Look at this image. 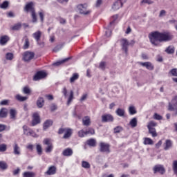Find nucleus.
<instances>
[{
  "label": "nucleus",
  "instance_id": "obj_1",
  "mask_svg": "<svg viewBox=\"0 0 177 177\" xmlns=\"http://www.w3.org/2000/svg\"><path fill=\"white\" fill-rule=\"evenodd\" d=\"M150 42L155 46H158L160 42H168L174 36L169 32H153L149 35Z\"/></svg>",
  "mask_w": 177,
  "mask_h": 177
},
{
  "label": "nucleus",
  "instance_id": "obj_2",
  "mask_svg": "<svg viewBox=\"0 0 177 177\" xmlns=\"http://www.w3.org/2000/svg\"><path fill=\"white\" fill-rule=\"evenodd\" d=\"M58 133L59 135L64 133L63 139H68L73 135V129L70 128H61L59 129Z\"/></svg>",
  "mask_w": 177,
  "mask_h": 177
},
{
  "label": "nucleus",
  "instance_id": "obj_3",
  "mask_svg": "<svg viewBox=\"0 0 177 177\" xmlns=\"http://www.w3.org/2000/svg\"><path fill=\"white\" fill-rule=\"evenodd\" d=\"M41 36H42V32H41L40 30H37L32 35V37L34 38V39H35L37 45H39L41 48H44L45 44H44V42L39 41H41Z\"/></svg>",
  "mask_w": 177,
  "mask_h": 177
},
{
  "label": "nucleus",
  "instance_id": "obj_4",
  "mask_svg": "<svg viewBox=\"0 0 177 177\" xmlns=\"http://www.w3.org/2000/svg\"><path fill=\"white\" fill-rule=\"evenodd\" d=\"M35 56V54L31 51H26L23 54V60L24 62H30V60H32L34 59V57Z\"/></svg>",
  "mask_w": 177,
  "mask_h": 177
},
{
  "label": "nucleus",
  "instance_id": "obj_5",
  "mask_svg": "<svg viewBox=\"0 0 177 177\" xmlns=\"http://www.w3.org/2000/svg\"><path fill=\"white\" fill-rule=\"evenodd\" d=\"M23 130H24V135H26L27 136H32L33 138H38V135L35 133L34 131H32L26 125L24 126Z\"/></svg>",
  "mask_w": 177,
  "mask_h": 177
},
{
  "label": "nucleus",
  "instance_id": "obj_6",
  "mask_svg": "<svg viewBox=\"0 0 177 177\" xmlns=\"http://www.w3.org/2000/svg\"><path fill=\"white\" fill-rule=\"evenodd\" d=\"M153 174H160L164 175L165 174V168L162 165H156L153 167Z\"/></svg>",
  "mask_w": 177,
  "mask_h": 177
},
{
  "label": "nucleus",
  "instance_id": "obj_7",
  "mask_svg": "<svg viewBox=\"0 0 177 177\" xmlns=\"http://www.w3.org/2000/svg\"><path fill=\"white\" fill-rule=\"evenodd\" d=\"M100 151H101V153H106L109 154V153H110V145L106 142H100Z\"/></svg>",
  "mask_w": 177,
  "mask_h": 177
},
{
  "label": "nucleus",
  "instance_id": "obj_8",
  "mask_svg": "<svg viewBox=\"0 0 177 177\" xmlns=\"http://www.w3.org/2000/svg\"><path fill=\"white\" fill-rule=\"evenodd\" d=\"M77 9L80 15H89L91 13L90 10H86V4H79Z\"/></svg>",
  "mask_w": 177,
  "mask_h": 177
},
{
  "label": "nucleus",
  "instance_id": "obj_9",
  "mask_svg": "<svg viewBox=\"0 0 177 177\" xmlns=\"http://www.w3.org/2000/svg\"><path fill=\"white\" fill-rule=\"evenodd\" d=\"M125 2H127V0H117L112 6L113 10H118L120 8H122Z\"/></svg>",
  "mask_w": 177,
  "mask_h": 177
},
{
  "label": "nucleus",
  "instance_id": "obj_10",
  "mask_svg": "<svg viewBox=\"0 0 177 177\" xmlns=\"http://www.w3.org/2000/svg\"><path fill=\"white\" fill-rule=\"evenodd\" d=\"M44 145H46L48 146L46 148V153H50L52 150H53V145H52V142H50V140L46 138L43 141Z\"/></svg>",
  "mask_w": 177,
  "mask_h": 177
},
{
  "label": "nucleus",
  "instance_id": "obj_11",
  "mask_svg": "<svg viewBox=\"0 0 177 177\" xmlns=\"http://www.w3.org/2000/svg\"><path fill=\"white\" fill-rule=\"evenodd\" d=\"M113 21H112L109 26H108V28L105 31V35L106 37H111V26L114 24V21L118 19V15H113Z\"/></svg>",
  "mask_w": 177,
  "mask_h": 177
},
{
  "label": "nucleus",
  "instance_id": "obj_12",
  "mask_svg": "<svg viewBox=\"0 0 177 177\" xmlns=\"http://www.w3.org/2000/svg\"><path fill=\"white\" fill-rule=\"evenodd\" d=\"M47 74L44 71H38L33 77L34 81H39V80H43L46 78Z\"/></svg>",
  "mask_w": 177,
  "mask_h": 177
},
{
  "label": "nucleus",
  "instance_id": "obj_13",
  "mask_svg": "<svg viewBox=\"0 0 177 177\" xmlns=\"http://www.w3.org/2000/svg\"><path fill=\"white\" fill-rule=\"evenodd\" d=\"M35 4L34 2L30 1L28 3H26V5L24 7V10L25 12H30V13H33L34 12H35V9L34 8Z\"/></svg>",
  "mask_w": 177,
  "mask_h": 177
},
{
  "label": "nucleus",
  "instance_id": "obj_14",
  "mask_svg": "<svg viewBox=\"0 0 177 177\" xmlns=\"http://www.w3.org/2000/svg\"><path fill=\"white\" fill-rule=\"evenodd\" d=\"M102 122H113L114 118L111 114H105L102 116Z\"/></svg>",
  "mask_w": 177,
  "mask_h": 177
},
{
  "label": "nucleus",
  "instance_id": "obj_15",
  "mask_svg": "<svg viewBox=\"0 0 177 177\" xmlns=\"http://www.w3.org/2000/svg\"><path fill=\"white\" fill-rule=\"evenodd\" d=\"M138 64H140V66H142V67H145L147 70H154V65H153L151 62H138Z\"/></svg>",
  "mask_w": 177,
  "mask_h": 177
},
{
  "label": "nucleus",
  "instance_id": "obj_16",
  "mask_svg": "<svg viewBox=\"0 0 177 177\" xmlns=\"http://www.w3.org/2000/svg\"><path fill=\"white\" fill-rule=\"evenodd\" d=\"M122 48L124 50L125 53H128V46H129V43L127 39H122L121 40Z\"/></svg>",
  "mask_w": 177,
  "mask_h": 177
},
{
  "label": "nucleus",
  "instance_id": "obj_17",
  "mask_svg": "<svg viewBox=\"0 0 177 177\" xmlns=\"http://www.w3.org/2000/svg\"><path fill=\"white\" fill-rule=\"evenodd\" d=\"M39 115L38 113H35L33 114V120L32 121V126L35 127V125L39 124Z\"/></svg>",
  "mask_w": 177,
  "mask_h": 177
},
{
  "label": "nucleus",
  "instance_id": "obj_18",
  "mask_svg": "<svg viewBox=\"0 0 177 177\" xmlns=\"http://www.w3.org/2000/svg\"><path fill=\"white\" fill-rule=\"evenodd\" d=\"M62 154L65 157H70L73 156V149L71 148H67L63 151Z\"/></svg>",
  "mask_w": 177,
  "mask_h": 177
},
{
  "label": "nucleus",
  "instance_id": "obj_19",
  "mask_svg": "<svg viewBox=\"0 0 177 177\" xmlns=\"http://www.w3.org/2000/svg\"><path fill=\"white\" fill-rule=\"evenodd\" d=\"M164 146V150H169L172 147V141L171 140H166Z\"/></svg>",
  "mask_w": 177,
  "mask_h": 177
},
{
  "label": "nucleus",
  "instance_id": "obj_20",
  "mask_svg": "<svg viewBox=\"0 0 177 177\" xmlns=\"http://www.w3.org/2000/svg\"><path fill=\"white\" fill-rule=\"evenodd\" d=\"M52 125H53V121H52V120H47L44 122L43 128L44 129H48V128L52 127Z\"/></svg>",
  "mask_w": 177,
  "mask_h": 177
},
{
  "label": "nucleus",
  "instance_id": "obj_21",
  "mask_svg": "<svg viewBox=\"0 0 177 177\" xmlns=\"http://www.w3.org/2000/svg\"><path fill=\"white\" fill-rule=\"evenodd\" d=\"M47 175H55L56 174V167L51 166L48 168V170L46 172Z\"/></svg>",
  "mask_w": 177,
  "mask_h": 177
},
{
  "label": "nucleus",
  "instance_id": "obj_22",
  "mask_svg": "<svg viewBox=\"0 0 177 177\" xmlns=\"http://www.w3.org/2000/svg\"><path fill=\"white\" fill-rule=\"evenodd\" d=\"M8 41H9V37L6 35H3L0 37V44L1 45H6Z\"/></svg>",
  "mask_w": 177,
  "mask_h": 177
},
{
  "label": "nucleus",
  "instance_id": "obj_23",
  "mask_svg": "<svg viewBox=\"0 0 177 177\" xmlns=\"http://www.w3.org/2000/svg\"><path fill=\"white\" fill-rule=\"evenodd\" d=\"M129 125L131 128H136L138 127V119L136 118H133L129 122Z\"/></svg>",
  "mask_w": 177,
  "mask_h": 177
},
{
  "label": "nucleus",
  "instance_id": "obj_24",
  "mask_svg": "<svg viewBox=\"0 0 177 177\" xmlns=\"http://www.w3.org/2000/svg\"><path fill=\"white\" fill-rule=\"evenodd\" d=\"M16 115H17V111L16 109H10V118L11 120H16Z\"/></svg>",
  "mask_w": 177,
  "mask_h": 177
},
{
  "label": "nucleus",
  "instance_id": "obj_25",
  "mask_svg": "<svg viewBox=\"0 0 177 177\" xmlns=\"http://www.w3.org/2000/svg\"><path fill=\"white\" fill-rule=\"evenodd\" d=\"M73 99H74V91H73V90H71L70 91V94L68 97V101H67L68 106H70V104H71V102H73Z\"/></svg>",
  "mask_w": 177,
  "mask_h": 177
},
{
  "label": "nucleus",
  "instance_id": "obj_26",
  "mask_svg": "<svg viewBox=\"0 0 177 177\" xmlns=\"http://www.w3.org/2000/svg\"><path fill=\"white\" fill-rule=\"evenodd\" d=\"M14 154L15 156H20V147L17 144H15L13 146Z\"/></svg>",
  "mask_w": 177,
  "mask_h": 177
},
{
  "label": "nucleus",
  "instance_id": "obj_27",
  "mask_svg": "<svg viewBox=\"0 0 177 177\" xmlns=\"http://www.w3.org/2000/svg\"><path fill=\"white\" fill-rule=\"evenodd\" d=\"M8 115V109L6 108H2L0 110V117L1 118H5Z\"/></svg>",
  "mask_w": 177,
  "mask_h": 177
},
{
  "label": "nucleus",
  "instance_id": "obj_28",
  "mask_svg": "<svg viewBox=\"0 0 177 177\" xmlns=\"http://www.w3.org/2000/svg\"><path fill=\"white\" fill-rule=\"evenodd\" d=\"M44 98L43 97H39L37 101V106L39 107V109H42L44 107Z\"/></svg>",
  "mask_w": 177,
  "mask_h": 177
},
{
  "label": "nucleus",
  "instance_id": "obj_29",
  "mask_svg": "<svg viewBox=\"0 0 177 177\" xmlns=\"http://www.w3.org/2000/svg\"><path fill=\"white\" fill-rule=\"evenodd\" d=\"M115 113H116L117 115H118L119 117H124V115H125V110H124L121 108H118L115 111Z\"/></svg>",
  "mask_w": 177,
  "mask_h": 177
},
{
  "label": "nucleus",
  "instance_id": "obj_30",
  "mask_svg": "<svg viewBox=\"0 0 177 177\" xmlns=\"http://www.w3.org/2000/svg\"><path fill=\"white\" fill-rule=\"evenodd\" d=\"M82 122H83V125L88 127L91 124V118L88 116H86L82 119Z\"/></svg>",
  "mask_w": 177,
  "mask_h": 177
},
{
  "label": "nucleus",
  "instance_id": "obj_31",
  "mask_svg": "<svg viewBox=\"0 0 177 177\" xmlns=\"http://www.w3.org/2000/svg\"><path fill=\"white\" fill-rule=\"evenodd\" d=\"M38 15L40 18L41 22L44 23V20H45V11H44V10H40L38 12Z\"/></svg>",
  "mask_w": 177,
  "mask_h": 177
},
{
  "label": "nucleus",
  "instance_id": "obj_32",
  "mask_svg": "<svg viewBox=\"0 0 177 177\" xmlns=\"http://www.w3.org/2000/svg\"><path fill=\"white\" fill-rule=\"evenodd\" d=\"M15 99L18 100V102H26L27 99H28V97H24L21 96V95L18 94L15 95Z\"/></svg>",
  "mask_w": 177,
  "mask_h": 177
},
{
  "label": "nucleus",
  "instance_id": "obj_33",
  "mask_svg": "<svg viewBox=\"0 0 177 177\" xmlns=\"http://www.w3.org/2000/svg\"><path fill=\"white\" fill-rule=\"evenodd\" d=\"M8 163L5 161H0V169L2 171H6L8 169Z\"/></svg>",
  "mask_w": 177,
  "mask_h": 177
},
{
  "label": "nucleus",
  "instance_id": "obj_34",
  "mask_svg": "<svg viewBox=\"0 0 177 177\" xmlns=\"http://www.w3.org/2000/svg\"><path fill=\"white\" fill-rule=\"evenodd\" d=\"M165 52L169 55H171L174 53V52H175V47L172 46H169L166 48Z\"/></svg>",
  "mask_w": 177,
  "mask_h": 177
},
{
  "label": "nucleus",
  "instance_id": "obj_35",
  "mask_svg": "<svg viewBox=\"0 0 177 177\" xmlns=\"http://www.w3.org/2000/svg\"><path fill=\"white\" fill-rule=\"evenodd\" d=\"M129 112L131 115H133L138 113V111H136V109L133 106H130L129 107Z\"/></svg>",
  "mask_w": 177,
  "mask_h": 177
},
{
  "label": "nucleus",
  "instance_id": "obj_36",
  "mask_svg": "<svg viewBox=\"0 0 177 177\" xmlns=\"http://www.w3.org/2000/svg\"><path fill=\"white\" fill-rule=\"evenodd\" d=\"M35 176V173L32 171H26L23 174V177H34Z\"/></svg>",
  "mask_w": 177,
  "mask_h": 177
},
{
  "label": "nucleus",
  "instance_id": "obj_37",
  "mask_svg": "<svg viewBox=\"0 0 177 177\" xmlns=\"http://www.w3.org/2000/svg\"><path fill=\"white\" fill-rule=\"evenodd\" d=\"M171 104L172 107L177 106V95L174 96V97L171 100V102L169 103V106Z\"/></svg>",
  "mask_w": 177,
  "mask_h": 177
},
{
  "label": "nucleus",
  "instance_id": "obj_38",
  "mask_svg": "<svg viewBox=\"0 0 177 177\" xmlns=\"http://www.w3.org/2000/svg\"><path fill=\"white\" fill-rule=\"evenodd\" d=\"M82 168H85V169H89V168H91V164H89V162L87 161L83 160L82 162Z\"/></svg>",
  "mask_w": 177,
  "mask_h": 177
},
{
  "label": "nucleus",
  "instance_id": "obj_39",
  "mask_svg": "<svg viewBox=\"0 0 177 177\" xmlns=\"http://www.w3.org/2000/svg\"><path fill=\"white\" fill-rule=\"evenodd\" d=\"M79 77L80 75H78V73H74L70 79V82H75V81H77V80H78Z\"/></svg>",
  "mask_w": 177,
  "mask_h": 177
},
{
  "label": "nucleus",
  "instance_id": "obj_40",
  "mask_svg": "<svg viewBox=\"0 0 177 177\" xmlns=\"http://www.w3.org/2000/svg\"><path fill=\"white\" fill-rule=\"evenodd\" d=\"M87 145L88 146H91V147H95V146H96V140L93 139H90L87 140Z\"/></svg>",
  "mask_w": 177,
  "mask_h": 177
},
{
  "label": "nucleus",
  "instance_id": "obj_41",
  "mask_svg": "<svg viewBox=\"0 0 177 177\" xmlns=\"http://www.w3.org/2000/svg\"><path fill=\"white\" fill-rule=\"evenodd\" d=\"M154 142L149 138H144V145H153Z\"/></svg>",
  "mask_w": 177,
  "mask_h": 177
},
{
  "label": "nucleus",
  "instance_id": "obj_42",
  "mask_svg": "<svg viewBox=\"0 0 177 177\" xmlns=\"http://www.w3.org/2000/svg\"><path fill=\"white\" fill-rule=\"evenodd\" d=\"M8 150V145L6 144L0 145V153H3Z\"/></svg>",
  "mask_w": 177,
  "mask_h": 177
},
{
  "label": "nucleus",
  "instance_id": "obj_43",
  "mask_svg": "<svg viewBox=\"0 0 177 177\" xmlns=\"http://www.w3.org/2000/svg\"><path fill=\"white\" fill-rule=\"evenodd\" d=\"M168 110L169 111H174V115H177V106H172V104L169 105Z\"/></svg>",
  "mask_w": 177,
  "mask_h": 177
},
{
  "label": "nucleus",
  "instance_id": "obj_44",
  "mask_svg": "<svg viewBox=\"0 0 177 177\" xmlns=\"http://www.w3.org/2000/svg\"><path fill=\"white\" fill-rule=\"evenodd\" d=\"M149 133L151 135L153 138H156L157 136V131H156V129H148Z\"/></svg>",
  "mask_w": 177,
  "mask_h": 177
},
{
  "label": "nucleus",
  "instance_id": "obj_45",
  "mask_svg": "<svg viewBox=\"0 0 177 177\" xmlns=\"http://www.w3.org/2000/svg\"><path fill=\"white\" fill-rule=\"evenodd\" d=\"M154 127H157V123L154 121H151L148 123L147 128L149 129H154Z\"/></svg>",
  "mask_w": 177,
  "mask_h": 177
},
{
  "label": "nucleus",
  "instance_id": "obj_46",
  "mask_svg": "<svg viewBox=\"0 0 177 177\" xmlns=\"http://www.w3.org/2000/svg\"><path fill=\"white\" fill-rule=\"evenodd\" d=\"M36 150L39 156H41V154H42V146H41V145L39 144L36 145Z\"/></svg>",
  "mask_w": 177,
  "mask_h": 177
},
{
  "label": "nucleus",
  "instance_id": "obj_47",
  "mask_svg": "<svg viewBox=\"0 0 177 177\" xmlns=\"http://www.w3.org/2000/svg\"><path fill=\"white\" fill-rule=\"evenodd\" d=\"M31 17H32V22L37 23V21H38V19H37V14L35 13V11L33 12H31Z\"/></svg>",
  "mask_w": 177,
  "mask_h": 177
},
{
  "label": "nucleus",
  "instance_id": "obj_48",
  "mask_svg": "<svg viewBox=\"0 0 177 177\" xmlns=\"http://www.w3.org/2000/svg\"><path fill=\"white\" fill-rule=\"evenodd\" d=\"M68 59L70 58H66L64 59H62L61 61L57 62L54 64H53V66H60V64H63V63H66V62H67V60H68Z\"/></svg>",
  "mask_w": 177,
  "mask_h": 177
},
{
  "label": "nucleus",
  "instance_id": "obj_49",
  "mask_svg": "<svg viewBox=\"0 0 177 177\" xmlns=\"http://www.w3.org/2000/svg\"><path fill=\"white\" fill-rule=\"evenodd\" d=\"M29 47H30V40L28 39V38H26L25 42L24 44V49H28Z\"/></svg>",
  "mask_w": 177,
  "mask_h": 177
},
{
  "label": "nucleus",
  "instance_id": "obj_50",
  "mask_svg": "<svg viewBox=\"0 0 177 177\" xmlns=\"http://www.w3.org/2000/svg\"><path fill=\"white\" fill-rule=\"evenodd\" d=\"M14 55L12 53H8L6 54V60H13Z\"/></svg>",
  "mask_w": 177,
  "mask_h": 177
},
{
  "label": "nucleus",
  "instance_id": "obj_51",
  "mask_svg": "<svg viewBox=\"0 0 177 177\" xmlns=\"http://www.w3.org/2000/svg\"><path fill=\"white\" fill-rule=\"evenodd\" d=\"M23 93H25V95H28L29 93H31V89H30V87L25 86L23 88Z\"/></svg>",
  "mask_w": 177,
  "mask_h": 177
},
{
  "label": "nucleus",
  "instance_id": "obj_52",
  "mask_svg": "<svg viewBox=\"0 0 177 177\" xmlns=\"http://www.w3.org/2000/svg\"><path fill=\"white\" fill-rule=\"evenodd\" d=\"M85 135H95V129H88L85 131Z\"/></svg>",
  "mask_w": 177,
  "mask_h": 177
},
{
  "label": "nucleus",
  "instance_id": "obj_53",
  "mask_svg": "<svg viewBox=\"0 0 177 177\" xmlns=\"http://www.w3.org/2000/svg\"><path fill=\"white\" fill-rule=\"evenodd\" d=\"M9 100H3L0 102V106H8L9 104Z\"/></svg>",
  "mask_w": 177,
  "mask_h": 177
},
{
  "label": "nucleus",
  "instance_id": "obj_54",
  "mask_svg": "<svg viewBox=\"0 0 177 177\" xmlns=\"http://www.w3.org/2000/svg\"><path fill=\"white\" fill-rule=\"evenodd\" d=\"M153 118L154 120H158V121H160V120H162V116H161L158 113H154Z\"/></svg>",
  "mask_w": 177,
  "mask_h": 177
},
{
  "label": "nucleus",
  "instance_id": "obj_55",
  "mask_svg": "<svg viewBox=\"0 0 177 177\" xmlns=\"http://www.w3.org/2000/svg\"><path fill=\"white\" fill-rule=\"evenodd\" d=\"M9 6V3L8 1H4L1 6L0 8L1 9H6V8Z\"/></svg>",
  "mask_w": 177,
  "mask_h": 177
},
{
  "label": "nucleus",
  "instance_id": "obj_56",
  "mask_svg": "<svg viewBox=\"0 0 177 177\" xmlns=\"http://www.w3.org/2000/svg\"><path fill=\"white\" fill-rule=\"evenodd\" d=\"M166 15H167V11H165V10H160L159 13V17H165Z\"/></svg>",
  "mask_w": 177,
  "mask_h": 177
},
{
  "label": "nucleus",
  "instance_id": "obj_57",
  "mask_svg": "<svg viewBox=\"0 0 177 177\" xmlns=\"http://www.w3.org/2000/svg\"><path fill=\"white\" fill-rule=\"evenodd\" d=\"M145 3L151 5V3H153V1L151 0H142L141 5H145Z\"/></svg>",
  "mask_w": 177,
  "mask_h": 177
},
{
  "label": "nucleus",
  "instance_id": "obj_58",
  "mask_svg": "<svg viewBox=\"0 0 177 177\" xmlns=\"http://www.w3.org/2000/svg\"><path fill=\"white\" fill-rule=\"evenodd\" d=\"M170 73L173 77H177V68H173L171 71H170Z\"/></svg>",
  "mask_w": 177,
  "mask_h": 177
},
{
  "label": "nucleus",
  "instance_id": "obj_59",
  "mask_svg": "<svg viewBox=\"0 0 177 177\" xmlns=\"http://www.w3.org/2000/svg\"><path fill=\"white\" fill-rule=\"evenodd\" d=\"M85 131H84V130H80L79 132H78V136L79 138H84V136H85Z\"/></svg>",
  "mask_w": 177,
  "mask_h": 177
},
{
  "label": "nucleus",
  "instance_id": "obj_60",
  "mask_svg": "<svg viewBox=\"0 0 177 177\" xmlns=\"http://www.w3.org/2000/svg\"><path fill=\"white\" fill-rule=\"evenodd\" d=\"M88 98V94H83L82 97L80 98V102H84Z\"/></svg>",
  "mask_w": 177,
  "mask_h": 177
},
{
  "label": "nucleus",
  "instance_id": "obj_61",
  "mask_svg": "<svg viewBox=\"0 0 177 177\" xmlns=\"http://www.w3.org/2000/svg\"><path fill=\"white\" fill-rule=\"evenodd\" d=\"M102 3H103V0H97L95 6L97 8H99V6H100V5H102Z\"/></svg>",
  "mask_w": 177,
  "mask_h": 177
},
{
  "label": "nucleus",
  "instance_id": "obj_62",
  "mask_svg": "<svg viewBox=\"0 0 177 177\" xmlns=\"http://www.w3.org/2000/svg\"><path fill=\"white\" fill-rule=\"evenodd\" d=\"M62 93L65 97H67V88L64 87L62 89Z\"/></svg>",
  "mask_w": 177,
  "mask_h": 177
},
{
  "label": "nucleus",
  "instance_id": "obj_63",
  "mask_svg": "<svg viewBox=\"0 0 177 177\" xmlns=\"http://www.w3.org/2000/svg\"><path fill=\"white\" fill-rule=\"evenodd\" d=\"M106 66V63L104 62H101L100 64L99 68H101V70H104V67Z\"/></svg>",
  "mask_w": 177,
  "mask_h": 177
},
{
  "label": "nucleus",
  "instance_id": "obj_64",
  "mask_svg": "<svg viewBox=\"0 0 177 177\" xmlns=\"http://www.w3.org/2000/svg\"><path fill=\"white\" fill-rule=\"evenodd\" d=\"M21 28V25L17 24L15 26H13L12 30H20Z\"/></svg>",
  "mask_w": 177,
  "mask_h": 177
}]
</instances>
